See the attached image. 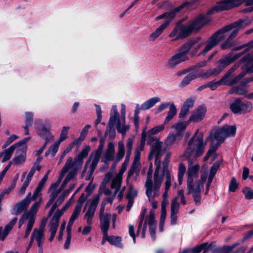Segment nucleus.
Segmentation results:
<instances>
[{"label":"nucleus","mask_w":253,"mask_h":253,"mask_svg":"<svg viewBox=\"0 0 253 253\" xmlns=\"http://www.w3.org/2000/svg\"><path fill=\"white\" fill-rule=\"evenodd\" d=\"M206 143L203 141V133L196 132L195 134L190 139L188 146L185 150L183 156L188 159V168L187 172V180H194L198 175L200 166L198 164L193 165L197 158L202 156L204 152Z\"/></svg>","instance_id":"nucleus-1"},{"label":"nucleus","mask_w":253,"mask_h":253,"mask_svg":"<svg viewBox=\"0 0 253 253\" xmlns=\"http://www.w3.org/2000/svg\"><path fill=\"white\" fill-rule=\"evenodd\" d=\"M209 21L207 16L200 14L189 21L187 25H183L181 22L178 23L169 37L173 38L172 41L185 39L192 34L199 32Z\"/></svg>","instance_id":"nucleus-2"},{"label":"nucleus","mask_w":253,"mask_h":253,"mask_svg":"<svg viewBox=\"0 0 253 253\" xmlns=\"http://www.w3.org/2000/svg\"><path fill=\"white\" fill-rule=\"evenodd\" d=\"M236 127L234 126L225 125L220 128H215L212 129L207 139L211 140L210 149L204 157L205 160L209 159L211 155L219 147L220 145L224 141L226 138L234 136Z\"/></svg>","instance_id":"nucleus-3"},{"label":"nucleus","mask_w":253,"mask_h":253,"mask_svg":"<svg viewBox=\"0 0 253 253\" xmlns=\"http://www.w3.org/2000/svg\"><path fill=\"white\" fill-rule=\"evenodd\" d=\"M252 21L248 19H240L226 26L215 32L206 42V46L199 55H204L215 47L221 41L225 39L227 33L234 27L243 28L250 25Z\"/></svg>","instance_id":"nucleus-4"},{"label":"nucleus","mask_w":253,"mask_h":253,"mask_svg":"<svg viewBox=\"0 0 253 253\" xmlns=\"http://www.w3.org/2000/svg\"><path fill=\"white\" fill-rule=\"evenodd\" d=\"M156 169L154 174V182L152 180L153 168L152 164L150 163L147 173V179L145 184L146 194L149 200L152 201L155 197L160 195V189L163 182V176L160 174L161 163L156 164Z\"/></svg>","instance_id":"nucleus-5"},{"label":"nucleus","mask_w":253,"mask_h":253,"mask_svg":"<svg viewBox=\"0 0 253 253\" xmlns=\"http://www.w3.org/2000/svg\"><path fill=\"white\" fill-rule=\"evenodd\" d=\"M207 178V173H203L201 175L200 179L196 181L191 179L187 180V194H192L196 205H199L201 203V191L204 188V184Z\"/></svg>","instance_id":"nucleus-6"},{"label":"nucleus","mask_w":253,"mask_h":253,"mask_svg":"<svg viewBox=\"0 0 253 253\" xmlns=\"http://www.w3.org/2000/svg\"><path fill=\"white\" fill-rule=\"evenodd\" d=\"M230 108L234 114H246L252 111L253 104L248 101H242L241 98H236L230 104Z\"/></svg>","instance_id":"nucleus-7"},{"label":"nucleus","mask_w":253,"mask_h":253,"mask_svg":"<svg viewBox=\"0 0 253 253\" xmlns=\"http://www.w3.org/2000/svg\"><path fill=\"white\" fill-rule=\"evenodd\" d=\"M102 194L101 192H99L97 195H94L91 200L90 204L85 213L84 218H86V222L87 224L91 225L92 218L94 215V213L96 208L100 201V197Z\"/></svg>","instance_id":"nucleus-8"},{"label":"nucleus","mask_w":253,"mask_h":253,"mask_svg":"<svg viewBox=\"0 0 253 253\" xmlns=\"http://www.w3.org/2000/svg\"><path fill=\"white\" fill-rule=\"evenodd\" d=\"M166 151V148L164 147L163 143L157 140L152 145L151 150L148 156L149 160L151 161L154 155L155 156V163H161V157Z\"/></svg>","instance_id":"nucleus-9"},{"label":"nucleus","mask_w":253,"mask_h":253,"mask_svg":"<svg viewBox=\"0 0 253 253\" xmlns=\"http://www.w3.org/2000/svg\"><path fill=\"white\" fill-rule=\"evenodd\" d=\"M192 7L193 2L187 0L186 1L184 2L182 4L175 8L173 10H171V11L166 12L162 15L158 16L156 18V19L159 20L164 18H166L167 19V20H170V21L175 16L176 13L181 10L183 8H186L187 9H190Z\"/></svg>","instance_id":"nucleus-10"},{"label":"nucleus","mask_w":253,"mask_h":253,"mask_svg":"<svg viewBox=\"0 0 253 253\" xmlns=\"http://www.w3.org/2000/svg\"><path fill=\"white\" fill-rule=\"evenodd\" d=\"M237 0H224L217 2L215 6L209 10L208 14H211L214 11L218 12L228 10L237 6L236 2Z\"/></svg>","instance_id":"nucleus-11"},{"label":"nucleus","mask_w":253,"mask_h":253,"mask_svg":"<svg viewBox=\"0 0 253 253\" xmlns=\"http://www.w3.org/2000/svg\"><path fill=\"white\" fill-rule=\"evenodd\" d=\"M31 200H33L32 197H31V193L29 192L25 198L15 204L13 208L14 212L12 213L14 215H18L26 210Z\"/></svg>","instance_id":"nucleus-12"},{"label":"nucleus","mask_w":253,"mask_h":253,"mask_svg":"<svg viewBox=\"0 0 253 253\" xmlns=\"http://www.w3.org/2000/svg\"><path fill=\"white\" fill-rule=\"evenodd\" d=\"M17 148L15 156L13 159L14 163L15 165H19L23 163L26 160V152L27 146L26 143H22L16 147Z\"/></svg>","instance_id":"nucleus-13"},{"label":"nucleus","mask_w":253,"mask_h":253,"mask_svg":"<svg viewBox=\"0 0 253 253\" xmlns=\"http://www.w3.org/2000/svg\"><path fill=\"white\" fill-rule=\"evenodd\" d=\"M188 60L181 54L176 53L169 58L166 63V67L169 69H174L180 63Z\"/></svg>","instance_id":"nucleus-14"},{"label":"nucleus","mask_w":253,"mask_h":253,"mask_svg":"<svg viewBox=\"0 0 253 253\" xmlns=\"http://www.w3.org/2000/svg\"><path fill=\"white\" fill-rule=\"evenodd\" d=\"M201 40L202 38L200 37H196L194 38L188 40L182 45L180 49V52L178 53L181 54L184 57H187L186 54L194 44L199 42Z\"/></svg>","instance_id":"nucleus-15"},{"label":"nucleus","mask_w":253,"mask_h":253,"mask_svg":"<svg viewBox=\"0 0 253 253\" xmlns=\"http://www.w3.org/2000/svg\"><path fill=\"white\" fill-rule=\"evenodd\" d=\"M28 218V222L24 235V238L25 239L28 238L33 228V227L35 223V217L33 215H31V213L29 212H25L22 214L21 217L20 218L21 219H23L24 221Z\"/></svg>","instance_id":"nucleus-16"},{"label":"nucleus","mask_w":253,"mask_h":253,"mask_svg":"<svg viewBox=\"0 0 253 253\" xmlns=\"http://www.w3.org/2000/svg\"><path fill=\"white\" fill-rule=\"evenodd\" d=\"M30 138H31V137H30L26 138L24 139L23 140L20 141L18 143L11 145L9 148L5 149L3 152H2V153H3V158L1 161V162L4 163V162H6V161L8 160L9 159H10L13 152H14L15 149L16 148V147L22 143H26V142L29 140H30Z\"/></svg>","instance_id":"nucleus-17"},{"label":"nucleus","mask_w":253,"mask_h":253,"mask_svg":"<svg viewBox=\"0 0 253 253\" xmlns=\"http://www.w3.org/2000/svg\"><path fill=\"white\" fill-rule=\"evenodd\" d=\"M207 112L206 108L204 106H200L193 112L190 117L188 122H199L204 118Z\"/></svg>","instance_id":"nucleus-18"},{"label":"nucleus","mask_w":253,"mask_h":253,"mask_svg":"<svg viewBox=\"0 0 253 253\" xmlns=\"http://www.w3.org/2000/svg\"><path fill=\"white\" fill-rule=\"evenodd\" d=\"M232 52H230L226 55L223 56L217 62V66L222 71L228 66L235 61L232 55Z\"/></svg>","instance_id":"nucleus-19"},{"label":"nucleus","mask_w":253,"mask_h":253,"mask_svg":"<svg viewBox=\"0 0 253 253\" xmlns=\"http://www.w3.org/2000/svg\"><path fill=\"white\" fill-rule=\"evenodd\" d=\"M221 164V161H217L212 165L211 168L208 182L206 184V190L205 192L206 195H207L209 193V189L212 181L213 178L218 169H219Z\"/></svg>","instance_id":"nucleus-20"},{"label":"nucleus","mask_w":253,"mask_h":253,"mask_svg":"<svg viewBox=\"0 0 253 253\" xmlns=\"http://www.w3.org/2000/svg\"><path fill=\"white\" fill-rule=\"evenodd\" d=\"M98 163L91 160H88L86 162L84 169L83 170V173H85L86 171L87 168H89L87 175L85 177L86 180H91V182L93 180L92 174L97 166Z\"/></svg>","instance_id":"nucleus-21"},{"label":"nucleus","mask_w":253,"mask_h":253,"mask_svg":"<svg viewBox=\"0 0 253 253\" xmlns=\"http://www.w3.org/2000/svg\"><path fill=\"white\" fill-rule=\"evenodd\" d=\"M105 140L101 138L99 141V145L98 148L96 150L94 153H92L90 156L89 159L92 161L98 163L102 152L104 146Z\"/></svg>","instance_id":"nucleus-22"},{"label":"nucleus","mask_w":253,"mask_h":253,"mask_svg":"<svg viewBox=\"0 0 253 253\" xmlns=\"http://www.w3.org/2000/svg\"><path fill=\"white\" fill-rule=\"evenodd\" d=\"M115 154V148L113 143H109L107 149L104 154L102 162L108 165V163L113 160Z\"/></svg>","instance_id":"nucleus-23"},{"label":"nucleus","mask_w":253,"mask_h":253,"mask_svg":"<svg viewBox=\"0 0 253 253\" xmlns=\"http://www.w3.org/2000/svg\"><path fill=\"white\" fill-rule=\"evenodd\" d=\"M111 218L110 213H106L105 215L99 216L100 227L102 232L108 233L110 227V222Z\"/></svg>","instance_id":"nucleus-24"},{"label":"nucleus","mask_w":253,"mask_h":253,"mask_svg":"<svg viewBox=\"0 0 253 253\" xmlns=\"http://www.w3.org/2000/svg\"><path fill=\"white\" fill-rule=\"evenodd\" d=\"M246 84H243V83L241 85H236L233 86L229 91V94H236L240 95H244L248 94V90L245 86Z\"/></svg>","instance_id":"nucleus-25"},{"label":"nucleus","mask_w":253,"mask_h":253,"mask_svg":"<svg viewBox=\"0 0 253 253\" xmlns=\"http://www.w3.org/2000/svg\"><path fill=\"white\" fill-rule=\"evenodd\" d=\"M170 20H166L160 26L156 31L152 33L150 36V39L151 41H154L163 32L164 29L169 25Z\"/></svg>","instance_id":"nucleus-26"},{"label":"nucleus","mask_w":253,"mask_h":253,"mask_svg":"<svg viewBox=\"0 0 253 253\" xmlns=\"http://www.w3.org/2000/svg\"><path fill=\"white\" fill-rule=\"evenodd\" d=\"M122 183V178L116 175L113 179L110 187L112 189L114 190V197H115L117 193L119 191L121 184Z\"/></svg>","instance_id":"nucleus-27"},{"label":"nucleus","mask_w":253,"mask_h":253,"mask_svg":"<svg viewBox=\"0 0 253 253\" xmlns=\"http://www.w3.org/2000/svg\"><path fill=\"white\" fill-rule=\"evenodd\" d=\"M32 237L34 238L38 245H43L45 240L44 233L43 232L34 229L32 233Z\"/></svg>","instance_id":"nucleus-28"},{"label":"nucleus","mask_w":253,"mask_h":253,"mask_svg":"<svg viewBox=\"0 0 253 253\" xmlns=\"http://www.w3.org/2000/svg\"><path fill=\"white\" fill-rule=\"evenodd\" d=\"M72 157H69L64 165L62 169L60 175L57 180V182L59 184L60 183L65 173L71 169V165L72 164Z\"/></svg>","instance_id":"nucleus-29"},{"label":"nucleus","mask_w":253,"mask_h":253,"mask_svg":"<svg viewBox=\"0 0 253 253\" xmlns=\"http://www.w3.org/2000/svg\"><path fill=\"white\" fill-rule=\"evenodd\" d=\"M179 211L178 205L177 203H173L171 204V212H170V222L172 225H174L177 222V214Z\"/></svg>","instance_id":"nucleus-30"},{"label":"nucleus","mask_w":253,"mask_h":253,"mask_svg":"<svg viewBox=\"0 0 253 253\" xmlns=\"http://www.w3.org/2000/svg\"><path fill=\"white\" fill-rule=\"evenodd\" d=\"M17 221V218L14 217L13 218L9 223L6 225L3 231H2L1 241H4L6 236L9 234V232L12 229L13 226L15 224Z\"/></svg>","instance_id":"nucleus-31"},{"label":"nucleus","mask_w":253,"mask_h":253,"mask_svg":"<svg viewBox=\"0 0 253 253\" xmlns=\"http://www.w3.org/2000/svg\"><path fill=\"white\" fill-rule=\"evenodd\" d=\"M17 221V218L14 217L13 218L9 223L6 225L3 231H2L1 241H4L6 236L9 234V232L12 229L13 226L15 224Z\"/></svg>","instance_id":"nucleus-32"},{"label":"nucleus","mask_w":253,"mask_h":253,"mask_svg":"<svg viewBox=\"0 0 253 253\" xmlns=\"http://www.w3.org/2000/svg\"><path fill=\"white\" fill-rule=\"evenodd\" d=\"M38 133L45 140H51L53 139V136L52 135L49 129L46 128L44 126L41 129L38 130Z\"/></svg>","instance_id":"nucleus-33"},{"label":"nucleus","mask_w":253,"mask_h":253,"mask_svg":"<svg viewBox=\"0 0 253 253\" xmlns=\"http://www.w3.org/2000/svg\"><path fill=\"white\" fill-rule=\"evenodd\" d=\"M140 169V165H138L136 163H132V166L128 172L127 179L130 178L133 174H135V179L136 180L139 176Z\"/></svg>","instance_id":"nucleus-34"},{"label":"nucleus","mask_w":253,"mask_h":253,"mask_svg":"<svg viewBox=\"0 0 253 253\" xmlns=\"http://www.w3.org/2000/svg\"><path fill=\"white\" fill-rule=\"evenodd\" d=\"M134 141V138H129L127 139L126 143V156L125 161L123 163H126V165L127 166L130 156L131 154L132 145Z\"/></svg>","instance_id":"nucleus-35"},{"label":"nucleus","mask_w":253,"mask_h":253,"mask_svg":"<svg viewBox=\"0 0 253 253\" xmlns=\"http://www.w3.org/2000/svg\"><path fill=\"white\" fill-rule=\"evenodd\" d=\"M160 101V99L159 97L152 98L143 103L141 105L140 108L142 110L149 109Z\"/></svg>","instance_id":"nucleus-36"},{"label":"nucleus","mask_w":253,"mask_h":253,"mask_svg":"<svg viewBox=\"0 0 253 253\" xmlns=\"http://www.w3.org/2000/svg\"><path fill=\"white\" fill-rule=\"evenodd\" d=\"M125 145L123 141H119L118 143V151L116 156V161L119 162L125 156Z\"/></svg>","instance_id":"nucleus-37"},{"label":"nucleus","mask_w":253,"mask_h":253,"mask_svg":"<svg viewBox=\"0 0 253 253\" xmlns=\"http://www.w3.org/2000/svg\"><path fill=\"white\" fill-rule=\"evenodd\" d=\"M83 162L84 160L78 157V156L75 157L74 162H73V158H72V164L71 165V168H73L72 170L78 172V170H79L82 168Z\"/></svg>","instance_id":"nucleus-38"},{"label":"nucleus","mask_w":253,"mask_h":253,"mask_svg":"<svg viewBox=\"0 0 253 253\" xmlns=\"http://www.w3.org/2000/svg\"><path fill=\"white\" fill-rule=\"evenodd\" d=\"M83 162L84 160L78 157V156L75 157L74 162H73V158H72V164L71 165V168H73L72 170L78 172V170H79L82 168Z\"/></svg>","instance_id":"nucleus-39"},{"label":"nucleus","mask_w":253,"mask_h":253,"mask_svg":"<svg viewBox=\"0 0 253 253\" xmlns=\"http://www.w3.org/2000/svg\"><path fill=\"white\" fill-rule=\"evenodd\" d=\"M176 112L177 110L175 106L173 104H172L170 105L169 111L164 123V125H166L171 120L173 117L176 114Z\"/></svg>","instance_id":"nucleus-40"},{"label":"nucleus","mask_w":253,"mask_h":253,"mask_svg":"<svg viewBox=\"0 0 253 253\" xmlns=\"http://www.w3.org/2000/svg\"><path fill=\"white\" fill-rule=\"evenodd\" d=\"M237 44V42L235 40H232L227 38L223 42L220 44V48L222 50H225L235 46Z\"/></svg>","instance_id":"nucleus-41"},{"label":"nucleus","mask_w":253,"mask_h":253,"mask_svg":"<svg viewBox=\"0 0 253 253\" xmlns=\"http://www.w3.org/2000/svg\"><path fill=\"white\" fill-rule=\"evenodd\" d=\"M108 242L111 245L119 248L123 247L122 244V238L119 236H109Z\"/></svg>","instance_id":"nucleus-42"},{"label":"nucleus","mask_w":253,"mask_h":253,"mask_svg":"<svg viewBox=\"0 0 253 253\" xmlns=\"http://www.w3.org/2000/svg\"><path fill=\"white\" fill-rule=\"evenodd\" d=\"M197 78V75L194 72H191L188 74L183 80L180 83V86L181 87H184L187 84H189L190 82Z\"/></svg>","instance_id":"nucleus-43"},{"label":"nucleus","mask_w":253,"mask_h":253,"mask_svg":"<svg viewBox=\"0 0 253 253\" xmlns=\"http://www.w3.org/2000/svg\"><path fill=\"white\" fill-rule=\"evenodd\" d=\"M180 199L181 203L182 205H185L186 204V201L185 199V196L184 195V190H180L178 191L177 195L175 197L173 200L172 201L171 203H175L178 205V208H179V203L178 202V199Z\"/></svg>","instance_id":"nucleus-44"},{"label":"nucleus","mask_w":253,"mask_h":253,"mask_svg":"<svg viewBox=\"0 0 253 253\" xmlns=\"http://www.w3.org/2000/svg\"><path fill=\"white\" fill-rule=\"evenodd\" d=\"M63 213L60 210H57L52 216L49 223L59 226V219Z\"/></svg>","instance_id":"nucleus-45"},{"label":"nucleus","mask_w":253,"mask_h":253,"mask_svg":"<svg viewBox=\"0 0 253 253\" xmlns=\"http://www.w3.org/2000/svg\"><path fill=\"white\" fill-rule=\"evenodd\" d=\"M116 123H117V124H118L119 123H121L119 115L111 114L108 122V127H109V129H111L114 127Z\"/></svg>","instance_id":"nucleus-46"},{"label":"nucleus","mask_w":253,"mask_h":253,"mask_svg":"<svg viewBox=\"0 0 253 253\" xmlns=\"http://www.w3.org/2000/svg\"><path fill=\"white\" fill-rule=\"evenodd\" d=\"M45 182H43L42 180H41L38 184V186L36 188L35 192L33 193L32 196V200L33 201L35 200L39 195L40 194L42 188L44 187L45 185Z\"/></svg>","instance_id":"nucleus-47"},{"label":"nucleus","mask_w":253,"mask_h":253,"mask_svg":"<svg viewBox=\"0 0 253 253\" xmlns=\"http://www.w3.org/2000/svg\"><path fill=\"white\" fill-rule=\"evenodd\" d=\"M186 171L185 165L183 163H180L178 167V180L179 184H181L183 177Z\"/></svg>","instance_id":"nucleus-48"},{"label":"nucleus","mask_w":253,"mask_h":253,"mask_svg":"<svg viewBox=\"0 0 253 253\" xmlns=\"http://www.w3.org/2000/svg\"><path fill=\"white\" fill-rule=\"evenodd\" d=\"M225 80L222 78L218 81L216 82H210L207 84V87L210 88L212 90H214L217 88V87L220 85L224 84V83Z\"/></svg>","instance_id":"nucleus-49"},{"label":"nucleus","mask_w":253,"mask_h":253,"mask_svg":"<svg viewBox=\"0 0 253 253\" xmlns=\"http://www.w3.org/2000/svg\"><path fill=\"white\" fill-rule=\"evenodd\" d=\"M60 142H58V141L56 142H55L47 150V152H46L45 155V156H47L49 154H51L52 156H54L56 153L57 152L59 145L60 144Z\"/></svg>","instance_id":"nucleus-50"},{"label":"nucleus","mask_w":253,"mask_h":253,"mask_svg":"<svg viewBox=\"0 0 253 253\" xmlns=\"http://www.w3.org/2000/svg\"><path fill=\"white\" fill-rule=\"evenodd\" d=\"M190 122H178L172 126L178 132L183 131L186 128Z\"/></svg>","instance_id":"nucleus-51"},{"label":"nucleus","mask_w":253,"mask_h":253,"mask_svg":"<svg viewBox=\"0 0 253 253\" xmlns=\"http://www.w3.org/2000/svg\"><path fill=\"white\" fill-rule=\"evenodd\" d=\"M145 221L148 223L149 227L156 226V220H155L154 213L151 211L149 216L146 219Z\"/></svg>","instance_id":"nucleus-52"},{"label":"nucleus","mask_w":253,"mask_h":253,"mask_svg":"<svg viewBox=\"0 0 253 253\" xmlns=\"http://www.w3.org/2000/svg\"><path fill=\"white\" fill-rule=\"evenodd\" d=\"M70 128L69 126H63L60 135V137L58 140V142H61L66 139L68 133V130Z\"/></svg>","instance_id":"nucleus-53"},{"label":"nucleus","mask_w":253,"mask_h":253,"mask_svg":"<svg viewBox=\"0 0 253 253\" xmlns=\"http://www.w3.org/2000/svg\"><path fill=\"white\" fill-rule=\"evenodd\" d=\"M49 225L50 227L49 232H50V236L48 239V240L49 242H51L53 241L55 237L58 226L50 223H49Z\"/></svg>","instance_id":"nucleus-54"},{"label":"nucleus","mask_w":253,"mask_h":253,"mask_svg":"<svg viewBox=\"0 0 253 253\" xmlns=\"http://www.w3.org/2000/svg\"><path fill=\"white\" fill-rule=\"evenodd\" d=\"M137 195V191L134 189H133L132 186L131 185L129 186V191L126 196V199H130L132 198V200H134V198Z\"/></svg>","instance_id":"nucleus-55"},{"label":"nucleus","mask_w":253,"mask_h":253,"mask_svg":"<svg viewBox=\"0 0 253 253\" xmlns=\"http://www.w3.org/2000/svg\"><path fill=\"white\" fill-rule=\"evenodd\" d=\"M243 192L247 199H253V190L249 187H246L243 189Z\"/></svg>","instance_id":"nucleus-56"},{"label":"nucleus","mask_w":253,"mask_h":253,"mask_svg":"<svg viewBox=\"0 0 253 253\" xmlns=\"http://www.w3.org/2000/svg\"><path fill=\"white\" fill-rule=\"evenodd\" d=\"M25 126H31L33 124L34 114L32 112H26Z\"/></svg>","instance_id":"nucleus-57"},{"label":"nucleus","mask_w":253,"mask_h":253,"mask_svg":"<svg viewBox=\"0 0 253 253\" xmlns=\"http://www.w3.org/2000/svg\"><path fill=\"white\" fill-rule=\"evenodd\" d=\"M238 187V184L236 181L235 177H233L230 182L229 190L231 192H235Z\"/></svg>","instance_id":"nucleus-58"},{"label":"nucleus","mask_w":253,"mask_h":253,"mask_svg":"<svg viewBox=\"0 0 253 253\" xmlns=\"http://www.w3.org/2000/svg\"><path fill=\"white\" fill-rule=\"evenodd\" d=\"M165 125L164 124L162 125L157 126L155 127H154L148 131V134L153 135L160 132L164 129Z\"/></svg>","instance_id":"nucleus-59"},{"label":"nucleus","mask_w":253,"mask_h":253,"mask_svg":"<svg viewBox=\"0 0 253 253\" xmlns=\"http://www.w3.org/2000/svg\"><path fill=\"white\" fill-rule=\"evenodd\" d=\"M163 177L165 175L166 176V181L165 183V189L167 190H169V188L171 186V176L170 175V173H167L165 174H161Z\"/></svg>","instance_id":"nucleus-60"},{"label":"nucleus","mask_w":253,"mask_h":253,"mask_svg":"<svg viewBox=\"0 0 253 253\" xmlns=\"http://www.w3.org/2000/svg\"><path fill=\"white\" fill-rule=\"evenodd\" d=\"M177 136V134H174L173 133L169 134L166 139V144L168 145H172L175 141Z\"/></svg>","instance_id":"nucleus-61"},{"label":"nucleus","mask_w":253,"mask_h":253,"mask_svg":"<svg viewBox=\"0 0 253 253\" xmlns=\"http://www.w3.org/2000/svg\"><path fill=\"white\" fill-rule=\"evenodd\" d=\"M90 149V148L89 146H86L77 156L80 158H82V159L84 160V159L88 155Z\"/></svg>","instance_id":"nucleus-62"},{"label":"nucleus","mask_w":253,"mask_h":253,"mask_svg":"<svg viewBox=\"0 0 253 253\" xmlns=\"http://www.w3.org/2000/svg\"><path fill=\"white\" fill-rule=\"evenodd\" d=\"M209 71L211 77L217 76L222 72L218 66L216 68L209 69Z\"/></svg>","instance_id":"nucleus-63"},{"label":"nucleus","mask_w":253,"mask_h":253,"mask_svg":"<svg viewBox=\"0 0 253 253\" xmlns=\"http://www.w3.org/2000/svg\"><path fill=\"white\" fill-rule=\"evenodd\" d=\"M205 246H206V244H201L198 246H197L192 249H189V253H199L205 248Z\"/></svg>","instance_id":"nucleus-64"}]
</instances>
